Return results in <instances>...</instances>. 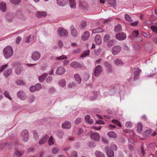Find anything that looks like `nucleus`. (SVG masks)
Instances as JSON below:
<instances>
[{
  "label": "nucleus",
  "mask_w": 157,
  "mask_h": 157,
  "mask_svg": "<svg viewBox=\"0 0 157 157\" xmlns=\"http://www.w3.org/2000/svg\"><path fill=\"white\" fill-rule=\"evenodd\" d=\"M3 52L4 56L6 59L11 57L13 53L12 48L10 46H7L5 48Z\"/></svg>",
  "instance_id": "1"
},
{
  "label": "nucleus",
  "mask_w": 157,
  "mask_h": 157,
  "mask_svg": "<svg viewBox=\"0 0 157 157\" xmlns=\"http://www.w3.org/2000/svg\"><path fill=\"white\" fill-rule=\"evenodd\" d=\"M90 138L92 140H93L96 142H98L100 139V135L97 132H92L91 131L90 132Z\"/></svg>",
  "instance_id": "2"
},
{
  "label": "nucleus",
  "mask_w": 157,
  "mask_h": 157,
  "mask_svg": "<svg viewBox=\"0 0 157 157\" xmlns=\"http://www.w3.org/2000/svg\"><path fill=\"white\" fill-rule=\"evenodd\" d=\"M40 56L41 54L40 52L35 51L32 53L31 57L33 60L36 61L39 59Z\"/></svg>",
  "instance_id": "3"
},
{
  "label": "nucleus",
  "mask_w": 157,
  "mask_h": 157,
  "mask_svg": "<svg viewBox=\"0 0 157 157\" xmlns=\"http://www.w3.org/2000/svg\"><path fill=\"white\" fill-rule=\"evenodd\" d=\"M17 97L22 100H25L27 96L25 93L22 90L19 91L17 93Z\"/></svg>",
  "instance_id": "4"
},
{
  "label": "nucleus",
  "mask_w": 157,
  "mask_h": 157,
  "mask_svg": "<svg viewBox=\"0 0 157 157\" xmlns=\"http://www.w3.org/2000/svg\"><path fill=\"white\" fill-rule=\"evenodd\" d=\"M58 32L59 35L61 36H67L68 35L67 30L62 27L58 29Z\"/></svg>",
  "instance_id": "5"
},
{
  "label": "nucleus",
  "mask_w": 157,
  "mask_h": 157,
  "mask_svg": "<svg viewBox=\"0 0 157 157\" xmlns=\"http://www.w3.org/2000/svg\"><path fill=\"white\" fill-rule=\"evenodd\" d=\"M126 37V34L124 33H117L116 34V38L119 40H123L125 39Z\"/></svg>",
  "instance_id": "6"
},
{
  "label": "nucleus",
  "mask_w": 157,
  "mask_h": 157,
  "mask_svg": "<svg viewBox=\"0 0 157 157\" xmlns=\"http://www.w3.org/2000/svg\"><path fill=\"white\" fill-rule=\"evenodd\" d=\"M25 147L24 146H22L21 149H18L14 153L15 156L20 157L25 152Z\"/></svg>",
  "instance_id": "7"
},
{
  "label": "nucleus",
  "mask_w": 157,
  "mask_h": 157,
  "mask_svg": "<svg viewBox=\"0 0 157 157\" xmlns=\"http://www.w3.org/2000/svg\"><path fill=\"white\" fill-rule=\"evenodd\" d=\"M21 134L22 137L23 138V141L25 142H26L29 139V134L28 131L26 130H24L22 132Z\"/></svg>",
  "instance_id": "8"
},
{
  "label": "nucleus",
  "mask_w": 157,
  "mask_h": 157,
  "mask_svg": "<svg viewBox=\"0 0 157 157\" xmlns=\"http://www.w3.org/2000/svg\"><path fill=\"white\" fill-rule=\"evenodd\" d=\"M103 71L102 67L100 65H97L94 71V75L96 77L98 76Z\"/></svg>",
  "instance_id": "9"
},
{
  "label": "nucleus",
  "mask_w": 157,
  "mask_h": 157,
  "mask_svg": "<svg viewBox=\"0 0 157 157\" xmlns=\"http://www.w3.org/2000/svg\"><path fill=\"white\" fill-rule=\"evenodd\" d=\"M121 50V47L120 46H114L112 50V54L114 55H116L119 53Z\"/></svg>",
  "instance_id": "10"
},
{
  "label": "nucleus",
  "mask_w": 157,
  "mask_h": 157,
  "mask_svg": "<svg viewBox=\"0 0 157 157\" xmlns=\"http://www.w3.org/2000/svg\"><path fill=\"white\" fill-rule=\"evenodd\" d=\"M141 71L139 68H133L132 70V72L134 74V78H137L139 77L140 73Z\"/></svg>",
  "instance_id": "11"
},
{
  "label": "nucleus",
  "mask_w": 157,
  "mask_h": 157,
  "mask_svg": "<svg viewBox=\"0 0 157 157\" xmlns=\"http://www.w3.org/2000/svg\"><path fill=\"white\" fill-rule=\"evenodd\" d=\"M104 65L105 67L107 68L108 71L111 72H112V66L111 64L108 61H105L104 62Z\"/></svg>",
  "instance_id": "12"
},
{
  "label": "nucleus",
  "mask_w": 157,
  "mask_h": 157,
  "mask_svg": "<svg viewBox=\"0 0 157 157\" xmlns=\"http://www.w3.org/2000/svg\"><path fill=\"white\" fill-rule=\"evenodd\" d=\"M106 154L109 157H113L114 155V152L111 148L108 147L105 148Z\"/></svg>",
  "instance_id": "13"
},
{
  "label": "nucleus",
  "mask_w": 157,
  "mask_h": 157,
  "mask_svg": "<svg viewBox=\"0 0 157 157\" xmlns=\"http://www.w3.org/2000/svg\"><path fill=\"white\" fill-rule=\"evenodd\" d=\"M15 15L17 18L18 19H21L23 17L22 11L20 9H18L16 11Z\"/></svg>",
  "instance_id": "14"
},
{
  "label": "nucleus",
  "mask_w": 157,
  "mask_h": 157,
  "mask_svg": "<svg viewBox=\"0 0 157 157\" xmlns=\"http://www.w3.org/2000/svg\"><path fill=\"white\" fill-rule=\"evenodd\" d=\"M36 16L38 18H40L47 16V13L45 11H37L36 13Z\"/></svg>",
  "instance_id": "15"
},
{
  "label": "nucleus",
  "mask_w": 157,
  "mask_h": 157,
  "mask_svg": "<svg viewBox=\"0 0 157 157\" xmlns=\"http://www.w3.org/2000/svg\"><path fill=\"white\" fill-rule=\"evenodd\" d=\"M67 0H56L57 4L59 6H64L67 3Z\"/></svg>",
  "instance_id": "16"
},
{
  "label": "nucleus",
  "mask_w": 157,
  "mask_h": 157,
  "mask_svg": "<svg viewBox=\"0 0 157 157\" xmlns=\"http://www.w3.org/2000/svg\"><path fill=\"white\" fill-rule=\"evenodd\" d=\"M71 66L73 68H81L82 66L81 64L78 62H73L70 64Z\"/></svg>",
  "instance_id": "17"
},
{
  "label": "nucleus",
  "mask_w": 157,
  "mask_h": 157,
  "mask_svg": "<svg viewBox=\"0 0 157 157\" xmlns=\"http://www.w3.org/2000/svg\"><path fill=\"white\" fill-rule=\"evenodd\" d=\"M71 127L70 122L68 121H65L62 124V127L63 128L67 129L70 128Z\"/></svg>",
  "instance_id": "18"
},
{
  "label": "nucleus",
  "mask_w": 157,
  "mask_h": 157,
  "mask_svg": "<svg viewBox=\"0 0 157 157\" xmlns=\"http://www.w3.org/2000/svg\"><path fill=\"white\" fill-rule=\"evenodd\" d=\"M66 70L63 67H60L58 68L56 71V74L58 75H61L64 74Z\"/></svg>",
  "instance_id": "19"
},
{
  "label": "nucleus",
  "mask_w": 157,
  "mask_h": 157,
  "mask_svg": "<svg viewBox=\"0 0 157 157\" xmlns=\"http://www.w3.org/2000/svg\"><path fill=\"white\" fill-rule=\"evenodd\" d=\"M6 9V4L4 2L0 3V10L3 12H5Z\"/></svg>",
  "instance_id": "20"
},
{
  "label": "nucleus",
  "mask_w": 157,
  "mask_h": 157,
  "mask_svg": "<svg viewBox=\"0 0 157 157\" xmlns=\"http://www.w3.org/2000/svg\"><path fill=\"white\" fill-rule=\"evenodd\" d=\"M70 29L72 36L74 37H76L77 36V33L76 29L73 25L71 27Z\"/></svg>",
  "instance_id": "21"
},
{
  "label": "nucleus",
  "mask_w": 157,
  "mask_h": 157,
  "mask_svg": "<svg viewBox=\"0 0 157 157\" xmlns=\"http://www.w3.org/2000/svg\"><path fill=\"white\" fill-rule=\"evenodd\" d=\"M48 138V135H46L42 138L39 142V144H43L46 143Z\"/></svg>",
  "instance_id": "22"
},
{
  "label": "nucleus",
  "mask_w": 157,
  "mask_h": 157,
  "mask_svg": "<svg viewBox=\"0 0 157 157\" xmlns=\"http://www.w3.org/2000/svg\"><path fill=\"white\" fill-rule=\"evenodd\" d=\"M12 71V69L9 68H8L6 71H4L3 73L5 77H7L11 74Z\"/></svg>",
  "instance_id": "23"
},
{
  "label": "nucleus",
  "mask_w": 157,
  "mask_h": 157,
  "mask_svg": "<svg viewBox=\"0 0 157 157\" xmlns=\"http://www.w3.org/2000/svg\"><path fill=\"white\" fill-rule=\"evenodd\" d=\"M90 115H86L85 117V120L86 122L89 124H91L93 123V121L92 119H90Z\"/></svg>",
  "instance_id": "24"
},
{
  "label": "nucleus",
  "mask_w": 157,
  "mask_h": 157,
  "mask_svg": "<svg viewBox=\"0 0 157 157\" xmlns=\"http://www.w3.org/2000/svg\"><path fill=\"white\" fill-rule=\"evenodd\" d=\"M95 41L98 44H100L101 43V39L99 35H97L95 37Z\"/></svg>",
  "instance_id": "25"
},
{
  "label": "nucleus",
  "mask_w": 157,
  "mask_h": 157,
  "mask_svg": "<svg viewBox=\"0 0 157 157\" xmlns=\"http://www.w3.org/2000/svg\"><path fill=\"white\" fill-rule=\"evenodd\" d=\"M90 33L88 31H86L82 36V39L83 40H85L89 37Z\"/></svg>",
  "instance_id": "26"
},
{
  "label": "nucleus",
  "mask_w": 157,
  "mask_h": 157,
  "mask_svg": "<svg viewBox=\"0 0 157 157\" xmlns=\"http://www.w3.org/2000/svg\"><path fill=\"white\" fill-rule=\"evenodd\" d=\"M96 157H105V155L102 152L99 151H96L95 152Z\"/></svg>",
  "instance_id": "27"
},
{
  "label": "nucleus",
  "mask_w": 157,
  "mask_h": 157,
  "mask_svg": "<svg viewBox=\"0 0 157 157\" xmlns=\"http://www.w3.org/2000/svg\"><path fill=\"white\" fill-rule=\"evenodd\" d=\"M137 132L140 133L142 128L143 126L142 124L140 122L136 124Z\"/></svg>",
  "instance_id": "28"
},
{
  "label": "nucleus",
  "mask_w": 157,
  "mask_h": 157,
  "mask_svg": "<svg viewBox=\"0 0 157 157\" xmlns=\"http://www.w3.org/2000/svg\"><path fill=\"white\" fill-rule=\"evenodd\" d=\"M117 42V40H112L108 42L107 46L108 47H110L114 45Z\"/></svg>",
  "instance_id": "29"
},
{
  "label": "nucleus",
  "mask_w": 157,
  "mask_h": 157,
  "mask_svg": "<svg viewBox=\"0 0 157 157\" xmlns=\"http://www.w3.org/2000/svg\"><path fill=\"white\" fill-rule=\"evenodd\" d=\"M115 63L116 65L117 66H121L123 64L121 60L118 59H117L115 60Z\"/></svg>",
  "instance_id": "30"
},
{
  "label": "nucleus",
  "mask_w": 157,
  "mask_h": 157,
  "mask_svg": "<svg viewBox=\"0 0 157 157\" xmlns=\"http://www.w3.org/2000/svg\"><path fill=\"white\" fill-rule=\"evenodd\" d=\"M59 150V148L58 147H53L52 150V152L53 154H56L58 153Z\"/></svg>",
  "instance_id": "31"
},
{
  "label": "nucleus",
  "mask_w": 157,
  "mask_h": 157,
  "mask_svg": "<svg viewBox=\"0 0 157 157\" xmlns=\"http://www.w3.org/2000/svg\"><path fill=\"white\" fill-rule=\"evenodd\" d=\"M48 143L49 146L53 145L54 144V138L52 136H51L49 138L48 141Z\"/></svg>",
  "instance_id": "32"
},
{
  "label": "nucleus",
  "mask_w": 157,
  "mask_h": 157,
  "mask_svg": "<svg viewBox=\"0 0 157 157\" xmlns=\"http://www.w3.org/2000/svg\"><path fill=\"white\" fill-rule=\"evenodd\" d=\"M23 70V68L21 67H17L16 68L15 70V73L17 75L20 74L21 71Z\"/></svg>",
  "instance_id": "33"
},
{
  "label": "nucleus",
  "mask_w": 157,
  "mask_h": 157,
  "mask_svg": "<svg viewBox=\"0 0 157 157\" xmlns=\"http://www.w3.org/2000/svg\"><path fill=\"white\" fill-rule=\"evenodd\" d=\"M108 135L110 138H115L116 137V133L113 131H110L108 133Z\"/></svg>",
  "instance_id": "34"
},
{
  "label": "nucleus",
  "mask_w": 157,
  "mask_h": 157,
  "mask_svg": "<svg viewBox=\"0 0 157 157\" xmlns=\"http://www.w3.org/2000/svg\"><path fill=\"white\" fill-rule=\"evenodd\" d=\"M66 81L63 79L60 80L59 82V85L62 87H64L66 84Z\"/></svg>",
  "instance_id": "35"
},
{
  "label": "nucleus",
  "mask_w": 157,
  "mask_h": 157,
  "mask_svg": "<svg viewBox=\"0 0 157 157\" xmlns=\"http://www.w3.org/2000/svg\"><path fill=\"white\" fill-rule=\"evenodd\" d=\"M70 5L72 8L74 9L76 7V2L75 0H70Z\"/></svg>",
  "instance_id": "36"
},
{
  "label": "nucleus",
  "mask_w": 157,
  "mask_h": 157,
  "mask_svg": "<svg viewBox=\"0 0 157 157\" xmlns=\"http://www.w3.org/2000/svg\"><path fill=\"white\" fill-rule=\"evenodd\" d=\"M90 52L89 50H87L84 52L82 54L81 56L80 57L83 58L88 56Z\"/></svg>",
  "instance_id": "37"
},
{
  "label": "nucleus",
  "mask_w": 157,
  "mask_h": 157,
  "mask_svg": "<svg viewBox=\"0 0 157 157\" xmlns=\"http://www.w3.org/2000/svg\"><path fill=\"white\" fill-rule=\"evenodd\" d=\"M121 29V26L120 24H118L116 25L114 28V31L116 32H117L120 31Z\"/></svg>",
  "instance_id": "38"
},
{
  "label": "nucleus",
  "mask_w": 157,
  "mask_h": 157,
  "mask_svg": "<svg viewBox=\"0 0 157 157\" xmlns=\"http://www.w3.org/2000/svg\"><path fill=\"white\" fill-rule=\"evenodd\" d=\"M10 2L15 5H18L21 2V0H10Z\"/></svg>",
  "instance_id": "39"
},
{
  "label": "nucleus",
  "mask_w": 157,
  "mask_h": 157,
  "mask_svg": "<svg viewBox=\"0 0 157 157\" xmlns=\"http://www.w3.org/2000/svg\"><path fill=\"white\" fill-rule=\"evenodd\" d=\"M5 18L9 22L12 21L13 19L12 16L10 14H7L5 16Z\"/></svg>",
  "instance_id": "40"
},
{
  "label": "nucleus",
  "mask_w": 157,
  "mask_h": 157,
  "mask_svg": "<svg viewBox=\"0 0 157 157\" xmlns=\"http://www.w3.org/2000/svg\"><path fill=\"white\" fill-rule=\"evenodd\" d=\"M110 40V37L108 34H106L104 37V41L106 43H108Z\"/></svg>",
  "instance_id": "41"
},
{
  "label": "nucleus",
  "mask_w": 157,
  "mask_h": 157,
  "mask_svg": "<svg viewBox=\"0 0 157 157\" xmlns=\"http://www.w3.org/2000/svg\"><path fill=\"white\" fill-rule=\"evenodd\" d=\"M103 30L102 28H99L94 29L93 30V32L94 33H98L103 32Z\"/></svg>",
  "instance_id": "42"
},
{
  "label": "nucleus",
  "mask_w": 157,
  "mask_h": 157,
  "mask_svg": "<svg viewBox=\"0 0 157 157\" xmlns=\"http://www.w3.org/2000/svg\"><path fill=\"white\" fill-rule=\"evenodd\" d=\"M125 19L128 21L132 22L133 20L131 19L130 17L128 14H125L124 16Z\"/></svg>",
  "instance_id": "43"
},
{
  "label": "nucleus",
  "mask_w": 157,
  "mask_h": 157,
  "mask_svg": "<svg viewBox=\"0 0 157 157\" xmlns=\"http://www.w3.org/2000/svg\"><path fill=\"white\" fill-rule=\"evenodd\" d=\"M29 102L30 103L33 102L35 100V97L33 95H30L29 98Z\"/></svg>",
  "instance_id": "44"
},
{
  "label": "nucleus",
  "mask_w": 157,
  "mask_h": 157,
  "mask_svg": "<svg viewBox=\"0 0 157 157\" xmlns=\"http://www.w3.org/2000/svg\"><path fill=\"white\" fill-rule=\"evenodd\" d=\"M108 2L110 5L115 6L116 5V0H107Z\"/></svg>",
  "instance_id": "45"
},
{
  "label": "nucleus",
  "mask_w": 157,
  "mask_h": 157,
  "mask_svg": "<svg viewBox=\"0 0 157 157\" xmlns=\"http://www.w3.org/2000/svg\"><path fill=\"white\" fill-rule=\"evenodd\" d=\"M33 137L34 139L36 140H38L39 139V137L36 131H33Z\"/></svg>",
  "instance_id": "46"
},
{
  "label": "nucleus",
  "mask_w": 157,
  "mask_h": 157,
  "mask_svg": "<svg viewBox=\"0 0 157 157\" xmlns=\"http://www.w3.org/2000/svg\"><path fill=\"white\" fill-rule=\"evenodd\" d=\"M112 121L113 123L117 124V125H118L119 127H121V125L120 123L118 120H116V119L113 120H112Z\"/></svg>",
  "instance_id": "47"
},
{
  "label": "nucleus",
  "mask_w": 157,
  "mask_h": 157,
  "mask_svg": "<svg viewBox=\"0 0 157 157\" xmlns=\"http://www.w3.org/2000/svg\"><path fill=\"white\" fill-rule=\"evenodd\" d=\"M4 94L6 97L7 98L10 100H11L12 99L11 98L9 92L8 91H5L4 92Z\"/></svg>",
  "instance_id": "48"
},
{
  "label": "nucleus",
  "mask_w": 157,
  "mask_h": 157,
  "mask_svg": "<svg viewBox=\"0 0 157 157\" xmlns=\"http://www.w3.org/2000/svg\"><path fill=\"white\" fill-rule=\"evenodd\" d=\"M125 125L126 127L128 128H130L132 126V123L130 121L126 122Z\"/></svg>",
  "instance_id": "49"
},
{
  "label": "nucleus",
  "mask_w": 157,
  "mask_h": 157,
  "mask_svg": "<svg viewBox=\"0 0 157 157\" xmlns=\"http://www.w3.org/2000/svg\"><path fill=\"white\" fill-rule=\"evenodd\" d=\"M35 87L36 91L39 90L41 88V85L40 83H38L36 84Z\"/></svg>",
  "instance_id": "50"
},
{
  "label": "nucleus",
  "mask_w": 157,
  "mask_h": 157,
  "mask_svg": "<svg viewBox=\"0 0 157 157\" xmlns=\"http://www.w3.org/2000/svg\"><path fill=\"white\" fill-rule=\"evenodd\" d=\"M17 84L19 85H22L25 84L23 81L21 79H19L17 81Z\"/></svg>",
  "instance_id": "51"
},
{
  "label": "nucleus",
  "mask_w": 157,
  "mask_h": 157,
  "mask_svg": "<svg viewBox=\"0 0 157 157\" xmlns=\"http://www.w3.org/2000/svg\"><path fill=\"white\" fill-rule=\"evenodd\" d=\"M8 64H6L1 66L0 68V72H1L3 71L7 67Z\"/></svg>",
  "instance_id": "52"
},
{
  "label": "nucleus",
  "mask_w": 157,
  "mask_h": 157,
  "mask_svg": "<svg viewBox=\"0 0 157 157\" xmlns=\"http://www.w3.org/2000/svg\"><path fill=\"white\" fill-rule=\"evenodd\" d=\"M67 57L65 55H62L59 57H58L56 58V59L58 60H61L62 59H67Z\"/></svg>",
  "instance_id": "53"
},
{
  "label": "nucleus",
  "mask_w": 157,
  "mask_h": 157,
  "mask_svg": "<svg viewBox=\"0 0 157 157\" xmlns=\"http://www.w3.org/2000/svg\"><path fill=\"white\" fill-rule=\"evenodd\" d=\"M151 28L153 32L157 33V27L155 26H151Z\"/></svg>",
  "instance_id": "54"
},
{
  "label": "nucleus",
  "mask_w": 157,
  "mask_h": 157,
  "mask_svg": "<svg viewBox=\"0 0 157 157\" xmlns=\"http://www.w3.org/2000/svg\"><path fill=\"white\" fill-rule=\"evenodd\" d=\"M48 75V74L46 73L43 74L42 75L39 77V78H45Z\"/></svg>",
  "instance_id": "55"
},
{
  "label": "nucleus",
  "mask_w": 157,
  "mask_h": 157,
  "mask_svg": "<svg viewBox=\"0 0 157 157\" xmlns=\"http://www.w3.org/2000/svg\"><path fill=\"white\" fill-rule=\"evenodd\" d=\"M30 91L32 92H34L36 90L35 87L33 86H31L30 87L29 89Z\"/></svg>",
  "instance_id": "56"
},
{
  "label": "nucleus",
  "mask_w": 157,
  "mask_h": 157,
  "mask_svg": "<svg viewBox=\"0 0 157 157\" xmlns=\"http://www.w3.org/2000/svg\"><path fill=\"white\" fill-rule=\"evenodd\" d=\"M77 153L75 151H74L72 153L71 155H70L69 157H77Z\"/></svg>",
  "instance_id": "57"
},
{
  "label": "nucleus",
  "mask_w": 157,
  "mask_h": 157,
  "mask_svg": "<svg viewBox=\"0 0 157 157\" xmlns=\"http://www.w3.org/2000/svg\"><path fill=\"white\" fill-rule=\"evenodd\" d=\"M111 148L114 151H116L117 149V147L116 145L112 144L111 145Z\"/></svg>",
  "instance_id": "58"
},
{
  "label": "nucleus",
  "mask_w": 157,
  "mask_h": 157,
  "mask_svg": "<svg viewBox=\"0 0 157 157\" xmlns=\"http://www.w3.org/2000/svg\"><path fill=\"white\" fill-rule=\"evenodd\" d=\"M132 34L134 35H135L136 36L135 37H136L139 35V33L138 31L135 30L133 31Z\"/></svg>",
  "instance_id": "59"
},
{
  "label": "nucleus",
  "mask_w": 157,
  "mask_h": 157,
  "mask_svg": "<svg viewBox=\"0 0 157 157\" xmlns=\"http://www.w3.org/2000/svg\"><path fill=\"white\" fill-rule=\"evenodd\" d=\"M95 123L97 124H105L104 122L102 120H100L96 121Z\"/></svg>",
  "instance_id": "60"
},
{
  "label": "nucleus",
  "mask_w": 157,
  "mask_h": 157,
  "mask_svg": "<svg viewBox=\"0 0 157 157\" xmlns=\"http://www.w3.org/2000/svg\"><path fill=\"white\" fill-rule=\"evenodd\" d=\"M21 40V37L20 36H18L17 37L16 40V43L18 44L19 43Z\"/></svg>",
  "instance_id": "61"
},
{
  "label": "nucleus",
  "mask_w": 157,
  "mask_h": 157,
  "mask_svg": "<svg viewBox=\"0 0 157 157\" xmlns=\"http://www.w3.org/2000/svg\"><path fill=\"white\" fill-rule=\"evenodd\" d=\"M81 121V119L80 118H78L75 120V123L76 124H78L80 123Z\"/></svg>",
  "instance_id": "62"
},
{
  "label": "nucleus",
  "mask_w": 157,
  "mask_h": 157,
  "mask_svg": "<svg viewBox=\"0 0 157 157\" xmlns=\"http://www.w3.org/2000/svg\"><path fill=\"white\" fill-rule=\"evenodd\" d=\"M151 131L150 130H146L145 131V134L146 136H148V135L151 134Z\"/></svg>",
  "instance_id": "63"
},
{
  "label": "nucleus",
  "mask_w": 157,
  "mask_h": 157,
  "mask_svg": "<svg viewBox=\"0 0 157 157\" xmlns=\"http://www.w3.org/2000/svg\"><path fill=\"white\" fill-rule=\"evenodd\" d=\"M58 45L60 48H61L63 46V44L62 41L59 40L58 41Z\"/></svg>",
  "instance_id": "64"
}]
</instances>
